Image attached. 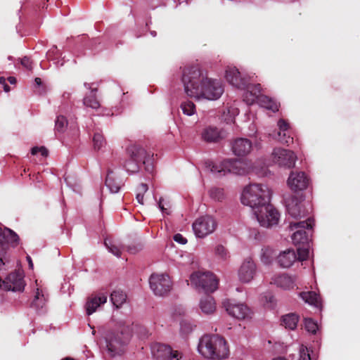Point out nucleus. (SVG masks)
Returning a JSON list of instances; mask_svg holds the SVG:
<instances>
[{
	"instance_id": "1",
	"label": "nucleus",
	"mask_w": 360,
	"mask_h": 360,
	"mask_svg": "<svg viewBox=\"0 0 360 360\" xmlns=\"http://www.w3.org/2000/svg\"><path fill=\"white\" fill-rule=\"evenodd\" d=\"M271 191L267 186L260 184H252L245 187L241 202L250 207L262 226L271 227L278 222L279 213L270 204Z\"/></svg>"
},
{
	"instance_id": "2",
	"label": "nucleus",
	"mask_w": 360,
	"mask_h": 360,
	"mask_svg": "<svg viewBox=\"0 0 360 360\" xmlns=\"http://www.w3.org/2000/svg\"><path fill=\"white\" fill-rule=\"evenodd\" d=\"M181 79L185 92L190 97L217 100L224 91L220 81L208 77L198 65L185 67Z\"/></svg>"
},
{
	"instance_id": "3",
	"label": "nucleus",
	"mask_w": 360,
	"mask_h": 360,
	"mask_svg": "<svg viewBox=\"0 0 360 360\" xmlns=\"http://www.w3.org/2000/svg\"><path fill=\"white\" fill-rule=\"evenodd\" d=\"M198 349L203 356L214 360L226 358L229 352L226 340L217 335L202 336Z\"/></svg>"
},
{
	"instance_id": "4",
	"label": "nucleus",
	"mask_w": 360,
	"mask_h": 360,
	"mask_svg": "<svg viewBox=\"0 0 360 360\" xmlns=\"http://www.w3.org/2000/svg\"><path fill=\"white\" fill-rule=\"evenodd\" d=\"M127 153L129 158L124 164V168L129 172L134 173L139 170L141 165H145V169L148 172H152L153 155H150L147 151L139 145H132L127 148Z\"/></svg>"
},
{
	"instance_id": "5",
	"label": "nucleus",
	"mask_w": 360,
	"mask_h": 360,
	"mask_svg": "<svg viewBox=\"0 0 360 360\" xmlns=\"http://www.w3.org/2000/svg\"><path fill=\"white\" fill-rule=\"evenodd\" d=\"M313 226L314 221L309 217L304 221L290 222V229L294 231L291 237L293 244L296 246L309 244Z\"/></svg>"
},
{
	"instance_id": "6",
	"label": "nucleus",
	"mask_w": 360,
	"mask_h": 360,
	"mask_svg": "<svg viewBox=\"0 0 360 360\" xmlns=\"http://www.w3.org/2000/svg\"><path fill=\"white\" fill-rule=\"evenodd\" d=\"M211 172L221 176L226 173L244 175L249 172L250 167L246 162L240 160H226L219 165L210 164Z\"/></svg>"
},
{
	"instance_id": "7",
	"label": "nucleus",
	"mask_w": 360,
	"mask_h": 360,
	"mask_svg": "<svg viewBox=\"0 0 360 360\" xmlns=\"http://www.w3.org/2000/svg\"><path fill=\"white\" fill-rule=\"evenodd\" d=\"M191 285L195 286L198 290H202L205 293L213 292L218 288V279L211 272H195L191 276Z\"/></svg>"
},
{
	"instance_id": "8",
	"label": "nucleus",
	"mask_w": 360,
	"mask_h": 360,
	"mask_svg": "<svg viewBox=\"0 0 360 360\" xmlns=\"http://www.w3.org/2000/svg\"><path fill=\"white\" fill-rule=\"evenodd\" d=\"M129 339V334L123 330L108 333L105 338L108 351L114 355L120 354L123 352V346L127 343Z\"/></svg>"
},
{
	"instance_id": "9",
	"label": "nucleus",
	"mask_w": 360,
	"mask_h": 360,
	"mask_svg": "<svg viewBox=\"0 0 360 360\" xmlns=\"http://www.w3.org/2000/svg\"><path fill=\"white\" fill-rule=\"evenodd\" d=\"M149 283L151 290L155 295L164 296L172 288V281L167 274H153L149 278Z\"/></svg>"
},
{
	"instance_id": "10",
	"label": "nucleus",
	"mask_w": 360,
	"mask_h": 360,
	"mask_svg": "<svg viewBox=\"0 0 360 360\" xmlns=\"http://www.w3.org/2000/svg\"><path fill=\"white\" fill-rule=\"evenodd\" d=\"M222 305L227 313L236 319L243 320L251 316V309L243 303H236L234 300H226L223 301Z\"/></svg>"
},
{
	"instance_id": "11",
	"label": "nucleus",
	"mask_w": 360,
	"mask_h": 360,
	"mask_svg": "<svg viewBox=\"0 0 360 360\" xmlns=\"http://www.w3.org/2000/svg\"><path fill=\"white\" fill-rule=\"evenodd\" d=\"M217 227L214 219L209 215L197 219L193 224L195 234L198 238H203L212 233Z\"/></svg>"
},
{
	"instance_id": "12",
	"label": "nucleus",
	"mask_w": 360,
	"mask_h": 360,
	"mask_svg": "<svg viewBox=\"0 0 360 360\" xmlns=\"http://www.w3.org/2000/svg\"><path fill=\"white\" fill-rule=\"evenodd\" d=\"M273 161L280 167L291 168L295 166L296 155L292 150L276 148L272 153Z\"/></svg>"
},
{
	"instance_id": "13",
	"label": "nucleus",
	"mask_w": 360,
	"mask_h": 360,
	"mask_svg": "<svg viewBox=\"0 0 360 360\" xmlns=\"http://www.w3.org/2000/svg\"><path fill=\"white\" fill-rule=\"evenodd\" d=\"M309 184V179L304 172H291L288 179V186L295 192L306 189Z\"/></svg>"
},
{
	"instance_id": "14",
	"label": "nucleus",
	"mask_w": 360,
	"mask_h": 360,
	"mask_svg": "<svg viewBox=\"0 0 360 360\" xmlns=\"http://www.w3.org/2000/svg\"><path fill=\"white\" fill-rule=\"evenodd\" d=\"M277 125L279 131L273 134L274 138L282 144L290 146L293 143V138L290 134L289 123L283 119H280L278 121Z\"/></svg>"
},
{
	"instance_id": "15",
	"label": "nucleus",
	"mask_w": 360,
	"mask_h": 360,
	"mask_svg": "<svg viewBox=\"0 0 360 360\" xmlns=\"http://www.w3.org/2000/svg\"><path fill=\"white\" fill-rule=\"evenodd\" d=\"M226 79L227 82L240 89H245L248 86V79L243 77L240 72L235 67H229L226 70Z\"/></svg>"
},
{
	"instance_id": "16",
	"label": "nucleus",
	"mask_w": 360,
	"mask_h": 360,
	"mask_svg": "<svg viewBox=\"0 0 360 360\" xmlns=\"http://www.w3.org/2000/svg\"><path fill=\"white\" fill-rule=\"evenodd\" d=\"M286 209L288 214L295 219L304 217L307 213L302 201L295 196L291 197L288 200Z\"/></svg>"
},
{
	"instance_id": "17",
	"label": "nucleus",
	"mask_w": 360,
	"mask_h": 360,
	"mask_svg": "<svg viewBox=\"0 0 360 360\" xmlns=\"http://www.w3.org/2000/svg\"><path fill=\"white\" fill-rule=\"evenodd\" d=\"M256 271V266L251 258L246 259L242 264L238 276L240 281L243 283L250 282L254 277Z\"/></svg>"
},
{
	"instance_id": "18",
	"label": "nucleus",
	"mask_w": 360,
	"mask_h": 360,
	"mask_svg": "<svg viewBox=\"0 0 360 360\" xmlns=\"http://www.w3.org/2000/svg\"><path fill=\"white\" fill-rule=\"evenodd\" d=\"M201 138L207 143H217L224 138V134L219 128L209 126L202 129Z\"/></svg>"
},
{
	"instance_id": "19",
	"label": "nucleus",
	"mask_w": 360,
	"mask_h": 360,
	"mask_svg": "<svg viewBox=\"0 0 360 360\" xmlns=\"http://www.w3.org/2000/svg\"><path fill=\"white\" fill-rule=\"evenodd\" d=\"M252 149V142L245 138L236 139L233 145L232 150L236 155L243 156L248 155Z\"/></svg>"
},
{
	"instance_id": "20",
	"label": "nucleus",
	"mask_w": 360,
	"mask_h": 360,
	"mask_svg": "<svg viewBox=\"0 0 360 360\" xmlns=\"http://www.w3.org/2000/svg\"><path fill=\"white\" fill-rule=\"evenodd\" d=\"M300 297L307 304L314 307L319 311L322 310V300L319 294L314 291L301 292Z\"/></svg>"
},
{
	"instance_id": "21",
	"label": "nucleus",
	"mask_w": 360,
	"mask_h": 360,
	"mask_svg": "<svg viewBox=\"0 0 360 360\" xmlns=\"http://www.w3.org/2000/svg\"><path fill=\"white\" fill-rule=\"evenodd\" d=\"M84 86L86 88L91 89V92L89 94H87L84 96L83 99V103L84 105L87 108H91L92 109H98L100 108L101 104L98 100L96 98V91L97 89L94 88L91 89L89 84L84 83Z\"/></svg>"
},
{
	"instance_id": "22",
	"label": "nucleus",
	"mask_w": 360,
	"mask_h": 360,
	"mask_svg": "<svg viewBox=\"0 0 360 360\" xmlns=\"http://www.w3.org/2000/svg\"><path fill=\"white\" fill-rule=\"evenodd\" d=\"M296 259V253L294 250H291L284 251L278 257V262L283 268L290 267Z\"/></svg>"
},
{
	"instance_id": "23",
	"label": "nucleus",
	"mask_w": 360,
	"mask_h": 360,
	"mask_svg": "<svg viewBox=\"0 0 360 360\" xmlns=\"http://www.w3.org/2000/svg\"><path fill=\"white\" fill-rule=\"evenodd\" d=\"M105 186L112 193H117L123 186L122 181L115 176L112 171H109L105 178Z\"/></svg>"
},
{
	"instance_id": "24",
	"label": "nucleus",
	"mask_w": 360,
	"mask_h": 360,
	"mask_svg": "<svg viewBox=\"0 0 360 360\" xmlns=\"http://www.w3.org/2000/svg\"><path fill=\"white\" fill-rule=\"evenodd\" d=\"M273 283L283 289H292L295 286V280L287 274L278 275L273 278Z\"/></svg>"
},
{
	"instance_id": "25",
	"label": "nucleus",
	"mask_w": 360,
	"mask_h": 360,
	"mask_svg": "<svg viewBox=\"0 0 360 360\" xmlns=\"http://www.w3.org/2000/svg\"><path fill=\"white\" fill-rule=\"evenodd\" d=\"M106 301L107 295L105 294H101L98 297H94L89 299L86 304L87 314L91 315L93 314L101 304L105 303Z\"/></svg>"
},
{
	"instance_id": "26",
	"label": "nucleus",
	"mask_w": 360,
	"mask_h": 360,
	"mask_svg": "<svg viewBox=\"0 0 360 360\" xmlns=\"http://www.w3.org/2000/svg\"><path fill=\"white\" fill-rule=\"evenodd\" d=\"M200 307L203 313L206 314H212L216 309L214 298L210 295L205 296L200 300Z\"/></svg>"
},
{
	"instance_id": "27",
	"label": "nucleus",
	"mask_w": 360,
	"mask_h": 360,
	"mask_svg": "<svg viewBox=\"0 0 360 360\" xmlns=\"http://www.w3.org/2000/svg\"><path fill=\"white\" fill-rule=\"evenodd\" d=\"M262 107L270 110L273 112L278 110L279 103H278L274 99L266 96L262 95L258 98L257 101Z\"/></svg>"
},
{
	"instance_id": "28",
	"label": "nucleus",
	"mask_w": 360,
	"mask_h": 360,
	"mask_svg": "<svg viewBox=\"0 0 360 360\" xmlns=\"http://www.w3.org/2000/svg\"><path fill=\"white\" fill-rule=\"evenodd\" d=\"M127 295L122 290L117 289L112 291L110 294V300L116 308H120L126 302Z\"/></svg>"
},
{
	"instance_id": "29",
	"label": "nucleus",
	"mask_w": 360,
	"mask_h": 360,
	"mask_svg": "<svg viewBox=\"0 0 360 360\" xmlns=\"http://www.w3.org/2000/svg\"><path fill=\"white\" fill-rule=\"evenodd\" d=\"M164 352L163 355L158 354V358L166 356L169 359H176L179 360L181 358V354L178 351H174L172 349L167 345H158V352Z\"/></svg>"
},
{
	"instance_id": "30",
	"label": "nucleus",
	"mask_w": 360,
	"mask_h": 360,
	"mask_svg": "<svg viewBox=\"0 0 360 360\" xmlns=\"http://www.w3.org/2000/svg\"><path fill=\"white\" fill-rule=\"evenodd\" d=\"M299 317L297 314L291 313L282 317V324L290 330H294L297 325Z\"/></svg>"
},
{
	"instance_id": "31",
	"label": "nucleus",
	"mask_w": 360,
	"mask_h": 360,
	"mask_svg": "<svg viewBox=\"0 0 360 360\" xmlns=\"http://www.w3.org/2000/svg\"><path fill=\"white\" fill-rule=\"evenodd\" d=\"M45 304V298L41 291L39 288L37 290L36 295L31 303V307L38 310L42 309Z\"/></svg>"
},
{
	"instance_id": "32",
	"label": "nucleus",
	"mask_w": 360,
	"mask_h": 360,
	"mask_svg": "<svg viewBox=\"0 0 360 360\" xmlns=\"http://www.w3.org/2000/svg\"><path fill=\"white\" fill-rule=\"evenodd\" d=\"M104 244L105 247L108 248V250L114 255H115L117 257H120L122 254L121 248L120 245L112 241L111 240H109L106 238L104 241Z\"/></svg>"
},
{
	"instance_id": "33",
	"label": "nucleus",
	"mask_w": 360,
	"mask_h": 360,
	"mask_svg": "<svg viewBox=\"0 0 360 360\" xmlns=\"http://www.w3.org/2000/svg\"><path fill=\"white\" fill-rule=\"evenodd\" d=\"M94 148L98 150L106 144L103 135L100 132H95L93 137Z\"/></svg>"
},
{
	"instance_id": "34",
	"label": "nucleus",
	"mask_w": 360,
	"mask_h": 360,
	"mask_svg": "<svg viewBox=\"0 0 360 360\" xmlns=\"http://www.w3.org/2000/svg\"><path fill=\"white\" fill-rule=\"evenodd\" d=\"M68 126V120L63 115H58L55 122V129L58 132H63Z\"/></svg>"
},
{
	"instance_id": "35",
	"label": "nucleus",
	"mask_w": 360,
	"mask_h": 360,
	"mask_svg": "<svg viewBox=\"0 0 360 360\" xmlns=\"http://www.w3.org/2000/svg\"><path fill=\"white\" fill-rule=\"evenodd\" d=\"M181 109L184 115L188 116L193 115L195 112V105L191 101H184L181 104Z\"/></svg>"
},
{
	"instance_id": "36",
	"label": "nucleus",
	"mask_w": 360,
	"mask_h": 360,
	"mask_svg": "<svg viewBox=\"0 0 360 360\" xmlns=\"http://www.w3.org/2000/svg\"><path fill=\"white\" fill-rule=\"evenodd\" d=\"M299 247L297 248V259L300 261H304L307 259L309 257V245H298Z\"/></svg>"
},
{
	"instance_id": "37",
	"label": "nucleus",
	"mask_w": 360,
	"mask_h": 360,
	"mask_svg": "<svg viewBox=\"0 0 360 360\" xmlns=\"http://www.w3.org/2000/svg\"><path fill=\"white\" fill-rule=\"evenodd\" d=\"M247 91L250 92L252 96L256 98L257 101H258V98L262 94H260L262 87L259 84H250L248 82V86L245 88Z\"/></svg>"
},
{
	"instance_id": "38",
	"label": "nucleus",
	"mask_w": 360,
	"mask_h": 360,
	"mask_svg": "<svg viewBox=\"0 0 360 360\" xmlns=\"http://www.w3.org/2000/svg\"><path fill=\"white\" fill-rule=\"evenodd\" d=\"M210 196L217 201H221L224 198V191L219 188H212L209 191Z\"/></svg>"
},
{
	"instance_id": "39",
	"label": "nucleus",
	"mask_w": 360,
	"mask_h": 360,
	"mask_svg": "<svg viewBox=\"0 0 360 360\" xmlns=\"http://www.w3.org/2000/svg\"><path fill=\"white\" fill-rule=\"evenodd\" d=\"M194 326H193L190 321L184 320L181 322V333L183 335H188L190 333L192 332Z\"/></svg>"
},
{
	"instance_id": "40",
	"label": "nucleus",
	"mask_w": 360,
	"mask_h": 360,
	"mask_svg": "<svg viewBox=\"0 0 360 360\" xmlns=\"http://www.w3.org/2000/svg\"><path fill=\"white\" fill-rule=\"evenodd\" d=\"M304 325L307 331L311 333H316L318 329V326L311 319H305Z\"/></svg>"
},
{
	"instance_id": "41",
	"label": "nucleus",
	"mask_w": 360,
	"mask_h": 360,
	"mask_svg": "<svg viewBox=\"0 0 360 360\" xmlns=\"http://www.w3.org/2000/svg\"><path fill=\"white\" fill-rule=\"evenodd\" d=\"M298 360H311L309 349L302 345L300 349V357Z\"/></svg>"
},
{
	"instance_id": "42",
	"label": "nucleus",
	"mask_w": 360,
	"mask_h": 360,
	"mask_svg": "<svg viewBox=\"0 0 360 360\" xmlns=\"http://www.w3.org/2000/svg\"><path fill=\"white\" fill-rule=\"evenodd\" d=\"M215 254L222 259H225L227 255L226 249L221 245H218L215 248Z\"/></svg>"
},
{
	"instance_id": "43",
	"label": "nucleus",
	"mask_w": 360,
	"mask_h": 360,
	"mask_svg": "<svg viewBox=\"0 0 360 360\" xmlns=\"http://www.w3.org/2000/svg\"><path fill=\"white\" fill-rule=\"evenodd\" d=\"M21 65L28 70L32 69V61L29 57L25 56L20 60Z\"/></svg>"
},
{
	"instance_id": "44",
	"label": "nucleus",
	"mask_w": 360,
	"mask_h": 360,
	"mask_svg": "<svg viewBox=\"0 0 360 360\" xmlns=\"http://www.w3.org/2000/svg\"><path fill=\"white\" fill-rule=\"evenodd\" d=\"M243 101L248 105H252L257 101L256 98L247 91L243 94Z\"/></svg>"
},
{
	"instance_id": "45",
	"label": "nucleus",
	"mask_w": 360,
	"mask_h": 360,
	"mask_svg": "<svg viewBox=\"0 0 360 360\" xmlns=\"http://www.w3.org/2000/svg\"><path fill=\"white\" fill-rule=\"evenodd\" d=\"M142 249V245L141 244L131 245L127 247V251H129L131 254H135L139 250Z\"/></svg>"
},
{
	"instance_id": "46",
	"label": "nucleus",
	"mask_w": 360,
	"mask_h": 360,
	"mask_svg": "<svg viewBox=\"0 0 360 360\" xmlns=\"http://www.w3.org/2000/svg\"><path fill=\"white\" fill-rule=\"evenodd\" d=\"M174 241L180 243V244H182V245H184L187 243V240L186 238H184L181 234L180 233H176L174 236Z\"/></svg>"
},
{
	"instance_id": "47",
	"label": "nucleus",
	"mask_w": 360,
	"mask_h": 360,
	"mask_svg": "<svg viewBox=\"0 0 360 360\" xmlns=\"http://www.w3.org/2000/svg\"><path fill=\"white\" fill-rule=\"evenodd\" d=\"M148 185L146 184L141 183L137 188V193H141L144 195V193L148 191Z\"/></svg>"
},
{
	"instance_id": "48",
	"label": "nucleus",
	"mask_w": 360,
	"mask_h": 360,
	"mask_svg": "<svg viewBox=\"0 0 360 360\" xmlns=\"http://www.w3.org/2000/svg\"><path fill=\"white\" fill-rule=\"evenodd\" d=\"M0 84H1L4 87V90L6 92L10 91V86L6 83V79L3 77H0Z\"/></svg>"
},
{
	"instance_id": "49",
	"label": "nucleus",
	"mask_w": 360,
	"mask_h": 360,
	"mask_svg": "<svg viewBox=\"0 0 360 360\" xmlns=\"http://www.w3.org/2000/svg\"><path fill=\"white\" fill-rule=\"evenodd\" d=\"M139 203L143 205V195L141 193H137L136 197Z\"/></svg>"
},
{
	"instance_id": "50",
	"label": "nucleus",
	"mask_w": 360,
	"mask_h": 360,
	"mask_svg": "<svg viewBox=\"0 0 360 360\" xmlns=\"http://www.w3.org/2000/svg\"><path fill=\"white\" fill-rule=\"evenodd\" d=\"M39 153H40L41 155L44 157H46L48 155V150L44 146L41 147V149L39 151Z\"/></svg>"
},
{
	"instance_id": "51",
	"label": "nucleus",
	"mask_w": 360,
	"mask_h": 360,
	"mask_svg": "<svg viewBox=\"0 0 360 360\" xmlns=\"http://www.w3.org/2000/svg\"><path fill=\"white\" fill-rule=\"evenodd\" d=\"M40 149H41V147H33L31 150L32 155H37L39 153V151L40 150Z\"/></svg>"
},
{
	"instance_id": "52",
	"label": "nucleus",
	"mask_w": 360,
	"mask_h": 360,
	"mask_svg": "<svg viewBox=\"0 0 360 360\" xmlns=\"http://www.w3.org/2000/svg\"><path fill=\"white\" fill-rule=\"evenodd\" d=\"M8 81L11 84H15L16 83V79L15 77H9L8 78Z\"/></svg>"
},
{
	"instance_id": "53",
	"label": "nucleus",
	"mask_w": 360,
	"mask_h": 360,
	"mask_svg": "<svg viewBox=\"0 0 360 360\" xmlns=\"http://www.w3.org/2000/svg\"><path fill=\"white\" fill-rule=\"evenodd\" d=\"M27 262L29 263V266L31 269L33 268V263H32V259L30 256H27Z\"/></svg>"
},
{
	"instance_id": "54",
	"label": "nucleus",
	"mask_w": 360,
	"mask_h": 360,
	"mask_svg": "<svg viewBox=\"0 0 360 360\" xmlns=\"http://www.w3.org/2000/svg\"><path fill=\"white\" fill-rule=\"evenodd\" d=\"M70 93L65 92V93L63 94V98L64 99H66V98H67V99H69V98H70Z\"/></svg>"
},
{
	"instance_id": "55",
	"label": "nucleus",
	"mask_w": 360,
	"mask_h": 360,
	"mask_svg": "<svg viewBox=\"0 0 360 360\" xmlns=\"http://www.w3.org/2000/svg\"><path fill=\"white\" fill-rule=\"evenodd\" d=\"M34 82L37 85H40L41 84V80L39 77H36Z\"/></svg>"
},
{
	"instance_id": "56",
	"label": "nucleus",
	"mask_w": 360,
	"mask_h": 360,
	"mask_svg": "<svg viewBox=\"0 0 360 360\" xmlns=\"http://www.w3.org/2000/svg\"><path fill=\"white\" fill-rule=\"evenodd\" d=\"M158 204H159V207H160V208L162 210H165V208H164V207L162 205L161 200H160V201H159V203H158Z\"/></svg>"
},
{
	"instance_id": "57",
	"label": "nucleus",
	"mask_w": 360,
	"mask_h": 360,
	"mask_svg": "<svg viewBox=\"0 0 360 360\" xmlns=\"http://www.w3.org/2000/svg\"><path fill=\"white\" fill-rule=\"evenodd\" d=\"M273 360H286L285 359L283 358V357H278L277 359H274Z\"/></svg>"
},
{
	"instance_id": "58",
	"label": "nucleus",
	"mask_w": 360,
	"mask_h": 360,
	"mask_svg": "<svg viewBox=\"0 0 360 360\" xmlns=\"http://www.w3.org/2000/svg\"><path fill=\"white\" fill-rule=\"evenodd\" d=\"M8 59H9V60H11V59H12V57H11V56H9V57H8Z\"/></svg>"
}]
</instances>
